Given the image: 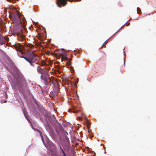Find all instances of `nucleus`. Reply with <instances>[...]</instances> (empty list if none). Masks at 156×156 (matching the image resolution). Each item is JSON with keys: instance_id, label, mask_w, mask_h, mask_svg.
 Returning <instances> with one entry per match:
<instances>
[{"instance_id": "nucleus-1", "label": "nucleus", "mask_w": 156, "mask_h": 156, "mask_svg": "<svg viewBox=\"0 0 156 156\" xmlns=\"http://www.w3.org/2000/svg\"><path fill=\"white\" fill-rule=\"evenodd\" d=\"M24 58L27 62H28L32 66L34 67V63L37 61V55L34 54L33 52H30L25 56H23L21 57Z\"/></svg>"}, {"instance_id": "nucleus-2", "label": "nucleus", "mask_w": 156, "mask_h": 156, "mask_svg": "<svg viewBox=\"0 0 156 156\" xmlns=\"http://www.w3.org/2000/svg\"><path fill=\"white\" fill-rule=\"evenodd\" d=\"M16 80L18 85L19 90L20 92H22L23 90V87H26L27 84L24 76L22 74L18 75Z\"/></svg>"}, {"instance_id": "nucleus-3", "label": "nucleus", "mask_w": 156, "mask_h": 156, "mask_svg": "<svg viewBox=\"0 0 156 156\" xmlns=\"http://www.w3.org/2000/svg\"><path fill=\"white\" fill-rule=\"evenodd\" d=\"M41 79L44 81L45 85L51 84L52 80V78L48 77V75L46 73L45 75H41Z\"/></svg>"}, {"instance_id": "nucleus-4", "label": "nucleus", "mask_w": 156, "mask_h": 156, "mask_svg": "<svg viewBox=\"0 0 156 156\" xmlns=\"http://www.w3.org/2000/svg\"><path fill=\"white\" fill-rule=\"evenodd\" d=\"M25 25L23 23L22 25L21 24L17 30L18 33L19 34H23L25 30Z\"/></svg>"}, {"instance_id": "nucleus-5", "label": "nucleus", "mask_w": 156, "mask_h": 156, "mask_svg": "<svg viewBox=\"0 0 156 156\" xmlns=\"http://www.w3.org/2000/svg\"><path fill=\"white\" fill-rule=\"evenodd\" d=\"M58 92V89L57 87L55 90L50 92L49 94L51 98L55 97L56 95H57Z\"/></svg>"}, {"instance_id": "nucleus-6", "label": "nucleus", "mask_w": 156, "mask_h": 156, "mask_svg": "<svg viewBox=\"0 0 156 156\" xmlns=\"http://www.w3.org/2000/svg\"><path fill=\"white\" fill-rule=\"evenodd\" d=\"M63 128L61 125L58 124L55 128V131L58 134H59L60 132H62Z\"/></svg>"}, {"instance_id": "nucleus-7", "label": "nucleus", "mask_w": 156, "mask_h": 156, "mask_svg": "<svg viewBox=\"0 0 156 156\" xmlns=\"http://www.w3.org/2000/svg\"><path fill=\"white\" fill-rule=\"evenodd\" d=\"M23 114L26 119H27V120H28L29 116L27 112L26 111H24Z\"/></svg>"}, {"instance_id": "nucleus-8", "label": "nucleus", "mask_w": 156, "mask_h": 156, "mask_svg": "<svg viewBox=\"0 0 156 156\" xmlns=\"http://www.w3.org/2000/svg\"><path fill=\"white\" fill-rule=\"evenodd\" d=\"M62 56V58L61 59V61L62 62H63V60H67L68 58L65 55H61Z\"/></svg>"}, {"instance_id": "nucleus-9", "label": "nucleus", "mask_w": 156, "mask_h": 156, "mask_svg": "<svg viewBox=\"0 0 156 156\" xmlns=\"http://www.w3.org/2000/svg\"><path fill=\"white\" fill-rule=\"evenodd\" d=\"M37 70L38 73H41L42 69L39 66H37Z\"/></svg>"}, {"instance_id": "nucleus-10", "label": "nucleus", "mask_w": 156, "mask_h": 156, "mask_svg": "<svg viewBox=\"0 0 156 156\" xmlns=\"http://www.w3.org/2000/svg\"><path fill=\"white\" fill-rule=\"evenodd\" d=\"M16 17L17 19V20H20V14H19V12H17L16 13Z\"/></svg>"}, {"instance_id": "nucleus-11", "label": "nucleus", "mask_w": 156, "mask_h": 156, "mask_svg": "<svg viewBox=\"0 0 156 156\" xmlns=\"http://www.w3.org/2000/svg\"><path fill=\"white\" fill-rule=\"evenodd\" d=\"M137 11L138 14H140L141 13V9L138 7H137Z\"/></svg>"}, {"instance_id": "nucleus-12", "label": "nucleus", "mask_w": 156, "mask_h": 156, "mask_svg": "<svg viewBox=\"0 0 156 156\" xmlns=\"http://www.w3.org/2000/svg\"><path fill=\"white\" fill-rule=\"evenodd\" d=\"M15 46H16V50L17 51H20L21 50V49L19 48H18L16 45H15Z\"/></svg>"}, {"instance_id": "nucleus-13", "label": "nucleus", "mask_w": 156, "mask_h": 156, "mask_svg": "<svg viewBox=\"0 0 156 156\" xmlns=\"http://www.w3.org/2000/svg\"><path fill=\"white\" fill-rule=\"evenodd\" d=\"M41 63L42 65H45L46 64V62L42 60Z\"/></svg>"}, {"instance_id": "nucleus-14", "label": "nucleus", "mask_w": 156, "mask_h": 156, "mask_svg": "<svg viewBox=\"0 0 156 156\" xmlns=\"http://www.w3.org/2000/svg\"><path fill=\"white\" fill-rule=\"evenodd\" d=\"M71 59L69 61L67 62V64H68V65H71Z\"/></svg>"}, {"instance_id": "nucleus-15", "label": "nucleus", "mask_w": 156, "mask_h": 156, "mask_svg": "<svg viewBox=\"0 0 156 156\" xmlns=\"http://www.w3.org/2000/svg\"><path fill=\"white\" fill-rule=\"evenodd\" d=\"M34 46V45H33V44H31V45H30V46H29V47L30 48H32Z\"/></svg>"}, {"instance_id": "nucleus-16", "label": "nucleus", "mask_w": 156, "mask_h": 156, "mask_svg": "<svg viewBox=\"0 0 156 156\" xmlns=\"http://www.w3.org/2000/svg\"><path fill=\"white\" fill-rule=\"evenodd\" d=\"M87 124L88 126H90V122H88L87 123Z\"/></svg>"}, {"instance_id": "nucleus-17", "label": "nucleus", "mask_w": 156, "mask_h": 156, "mask_svg": "<svg viewBox=\"0 0 156 156\" xmlns=\"http://www.w3.org/2000/svg\"><path fill=\"white\" fill-rule=\"evenodd\" d=\"M78 82V79H76V81H75V84H76V83H77Z\"/></svg>"}, {"instance_id": "nucleus-18", "label": "nucleus", "mask_w": 156, "mask_h": 156, "mask_svg": "<svg viewBox=\"0 0 156 156\" xmlns=\"http://www.w3.org/2000/svg\"><path fill=\"white\" fill-rule=\"evenodd\" d=\"M38 131L39 132V133L41 135V136H42V133H41V132L39 130H38Z\"/></svg>"}, {"instance_id": "nucleus-19", "label": "nucleus", "mask_w": 156, "mask_h": 156, "mask_svg": "<svg viewBox=\"0 0 156 156\" xmlns=\"http://www.w3.org/2000/svg\"><path fill=\"white\" fill-rule=\"evenodd\" d=\"M62 156H66V155L65 153L63 154V155H62Z\"/></svg>"}, {"instance_id": "nucleus-20", "label": "nucleus", "mask_w": 156, "mask_h": 156, "mask_svg": "<svg viewBox=\"0 0 156 156\" xmlns=\"http://www.w3.org/2000/svg\"><path fill=\"white\" fill-rule=\"evenodd\" d=\"M77 112H78L77 111H73V113H76Z\"/></svg>"}, {"instance_id": "nucleus-21", "label": "nucleus", "mask_w": 156, "mask_h": 156, "mask_svg": "<svg viewBox=\"0 0 156 156\" xmlns=\"http://www.w3.org/2000/svg\"><path fill=\"white\" fill-rule=\"evenodd\" d=\"M63 131H64V133H66L67 135L68 134L67 132L66 131L63 130Z\"/></svg>"}, {"instance_id": "nucleus-22", "label": "nucleus", "mask_w": 156, "mask_h": 156, "mask_svg": "<svg viewBox=\"0 0 156 156\" xmlns=\"http://www.w3.org/2000/svg\"><path fill=\"white\" fill-rule=\"evenodd\" d=\"M61 151H62V153L63 154L64 153H65V152L64 151H63V150H62Z\"/></svg>"}, {"instance_id": "nucleus-23", "label": "nucleus", "mask_w": 156, "mask_h": 156, "mask_svg": "<svg viewBox=\"0 0 156 156\" xmlns=\"http://www.w3.org/2000/svg\"><path fill=\"white\" fill-rule=\"evenodd\" d=\"M72 110L71 109H69L68 110V111L69 112H71V111H72Z\"/></svg>"}, {"instance_id": "nucleus-24", "label": "nucleus", "mask_w": 156, "mask_h": 156, "mask_svg": "<svg viewBox=\"0 0 156 156\" xmlns=\"http://www.w3.org/2000/svg\"><path fill=\"white\" fill-rule=\"evenodd\" d=\"M59 147H60V149L61 150V151H62V150H63V149H62V147H61V146H60Z\"/></svg>"}, {"instance_id": "nucleus-25", "label": "nucleus", "mask_w": 156, "mask_h": 156, "mask_svg": "<svg viewBox=\"0 0 156 156\" xmlns=\"http://www.w3.org/2000/svg\"><path fill=\"white\" fill-rule=\"evenodd\" d=\"M79 120H81V117H79Z\"/></svg>"}, {"instance_id": "nucleus-26", "label": "nucleus", "mask_w": 156, "mask_h": 156, "mask_svg": "<svg viewBox=\"0 0 156 156\" xmlns=\"http://www.w3.org/2000/svg\"><path fill=\"white\" fill-rule=\"evenodd\" d=\"M8 0L10 2H12V0Z\"/></svg>"}, {"instance_id": "nucleus-27", "label": "nucleus", "mask_w": 156, "mask_h": 156, "mask_svg": "<svg viewBox=\"0 0 156 156\" xmlns=\"http://www.w3.org/2000/svg\"><path fill=\"white\" fill-rule=\"evenodd\" d=\"M38 62H36V64H38Z\"/></svg>"}, {"instance_id": "nucleus-28", "label": "nucleus", "mask_w": 156, "mask_h": 156, "mask_svg": "<svg viewBox=\"0 0 156 156\" xmlns=\"http://www.w3.org/2000/svg\"><path fill=\"white\" fill-rule=\"evenodd\" d=\"M125 58L124 59V62H125Z\"/></svg>"}, {"instance_id": "nucleus-29", "label": "nucleus", "mask_w": 156, "mask_h": 156, "mask_svg": "<svg viewBox=\"0 0 156 156\" xmlns=\"http://www.w3.org/2000/svg\"><path fill=\"white\" fill-rule=\"evenodd\" d=\"M59 73H61V72H59Z\"/></svg>"}]
</instances>
